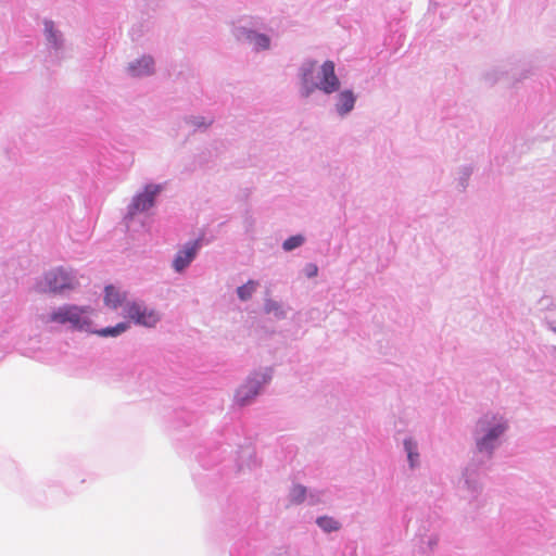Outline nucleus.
<instances>
[{
    "label": "nucleus",
    "mask_w": 556,
    "mask_h": 556,
    "mask_svg": "<svg viewBox=\"0 0 556 556\" xmlns=\"http://www.w3.org/2000/svg\"><path fill=\"white\" fill-rule=\"evenodd\" d=\"M509 429L508 419L501 413L488 412L476 422L472 431L475 452L463 472L464 486L469 501L477 500L482 491L480 471L488 467L495 451L503 444Z\"/></svg>",
    "instance_id": "nucleus-1"
},
{
    "label": "nucleus",
    "mask_w": 556,
    "mask_h": 556,
    "mask_svg": "<svg viewBox=\"0 0 556 556\" xmlns=\"http://www.w3.org/2000/svg\"><path fill=\"white\" fill-rule=\"evenodd\" d=\"M299 94L308 99L314 92L321 91L330 96L338 92L332 99V111L340 118L348 117L355 109L357 94L350 88L340 90L341 80L336 73L333 61L327 60L317 68V61L304 60L299 70Z\"/></svg>",
    "instance_id": "nucleus-2"
},
{
    "label": "nucleus",
    "mask_w": 556,
    "mask_h": 556,
    "mask_svg": "<svg viewBox=\"0 0 556 556\" xmlns=\"http://www.w3.org/2000/svg\"><path fill=\"white\" fill-rule=\"evenodd\" d=\"M163 190L162 184L150 182L131 197L123 216V224L128 232L147 229L151 211L155 207L157 198Z\"/></svg>",
    "instance_id": "nucleus-3"
},
{
    "label": "nucleus",
    "mask_w": 556,
    "mask_h": 556,
    "mask_svg": "<svg viewBox=\"0 0 556 556\" xmlns=\"http://www.w3.org/2000/svg\"><path fill=\"white\" fill-rule=\"evenodd\" d=\"M91 308L75 304H64L42 317L46 324L68 325L73 330L89 331L91 327Z\"/></svg>",
    "instance_id": "nucleus-4"
},
{
    "label": "nucleus",
    "mask_w": 556,
    "mask_h": 556,
    "mask_svg": "<svg viewBox=\"0 0 556 556\" xmlns=\"http://www.w3.org/2000/svg\"><path fill=\"white\" fill-rule=\"evenodd\" d=\"M261 28L258 18H242L233 26L232 34L238 40L249 42L254 51L261 52L270 48V37L260 33Z\"/></svg>",
    "instance_id": "nucleus-5"
},
{
    "label": "nucleus",
    "mask_w": 556,
    "mask_h": 556,
    "mask_svg": "<svg viewBox=\"0 0 556 556\" xmlns=\"http://www.w3.org/2000/svg\"><path fill=\"white\" fill-rule=\"evenodd\" d=\"M273 377V370L269 367L261 368L252 372L243 384L236 392L235 401L239 406L250 405L261 393Z\"/></svg>",
    "instance_id": "nucleus-6"
},
{
    "label": "nucleus",
    "mask_w": 556,
    "mask_h": 556,
    "mask_svg": "<svg viewBox=\"0 0 556 556\" xmlns=\"http://www.w3.org/2000/svg\"><path fill=\"white\" fill-rule=\"evenodd\" d=\"M76 282V276L72 269L58 267L45 274V286L41 287V290L53 293H61L64 292L65 290L74 289Z\"/></svg>",
    "instance_id": "nucleus-7"
},
{
    "label": "nucleus",
    "mask_w": 556,
    "mask_h": 556,
    "mask_svg": "<svg viewBox=\"0 0 556 556\" xmlns=\"http://www.w3.org/2000/svg\"><path fill=\"white\" fill-rule=\"evenodd\" d=\"M124 313L136 325L144 327H154L161 320V314L154 308H149L143 302H127Z\"/></svg>",
    "instance_id": "nucleus-8"
},
{
    "label": "nucleus",
    "mask_w": 556,
    "mask_h": 556,
    "mask_svg": "<svg viewBox=\"0 0 556 556\" xmlns=\"http://www.w3.org/2000/svg\"><path fill=\"white\" fill-rule=\"evenodd\" d=\"M201 245V239L188 241L185 243L174 256L172 263L173 269L178 274L184 273L195 260Z\"/></svg>",
    "instance_id": "nucleus-9"
},
{
    "label": "nucleus",
    "mask_w": 556,
    "mask_h": 556,
    "mask_svg": "<svg viewBox=\"0 0 556 556\" xmlns=\"http://www.w3.org/2000/svg\"><path fill=\"white\" fill-rule=\"evenodd\" d=\"M403 451L406 455L409 470L419 469L421 466V455L418 440L412 435L405 437L403 439Z\"/></svg>",
    "instance_id": "nucleus-10"
},
{
    "label": "nucleus",
    "mask_w": 556,
    "mask_h": 556,
    "mask_svg": "<svg viewBox=\"0 0 556 556\" xmlns=\"http://www.w3.org/2000/svg\"><path fill=\"white\" fill-rule=\"evenodd\" d=\"M43 26L45 37L50 49H53L58 53L63 47L62 33L55 28L53 21L45 20Z\"/></svg>",
    "instance_id": "nucleus-11"
},
{
    "label": "nucleus",
    "mask_w": 556,
    "mask_h": 556,
    "mask_svg": "<svg viewBox=\"0 0 556 556\" xmlns=\"http://www.w3.org/2000/svg\"><path fill=\"white\" fill-rule=\"evenodd\" d=\"M154 68V61L151 56L143 55L142 58L130 62L128 65V72L131 76L140 77L150 75Z\"/></svg>",
    "instance_id": "nucleus-12"
},
{
    "label": "nucleus",
    "mask_w": 556,
    "mask_h": 556,
    "mask_svg": "<svg viewBox=\"0 0 556 556\" xmlns=\"http://www.w3.org/2000/svg\"><path fill=\"white\" fill-rule=\"evenodd\" d=\"M126 294L114 286H106L104 289V303L111 308H117L125 301Z\"/></svg>",
    "instance_id": "nucleus-13"
},
{
    "label": "nucleus",
    "mask_w": 556,
    "mask_h": 556,
    "mask_svg": "<svg viewBox=\"0 0 556 556\" xmlns=\"http://www.w3.org/2000/svg\"><path fill=\"white\" fill-rule=\"evenodd\" d=\"M439 538L437 534H424L418 538V546L414 551L415 556L427 555L437 546Z\"/></svg>",
    "instance_id": "nucleus-14"
},
{
    "label": "nucleus",
    "mask_w": 556,
    "mask_h": 556,
    "mask_svg": "<svg viewBox=\"0 0 556 556\" xmlns=\"http://www.w3.org/2000/svg\"><path fill=\"white\" fill-rule=\"evenodd\" d=\"M316 525L325 532H337L341 529V522L330 516H319L316 519Z\"/></svg>",
    "instance_id": "nucleus-15"
},
{
    "label": "nucleus",
    "mask_w": 556,
    "mask_h": 556,
    "mask_svg": "<svg viewBox=\"0 0 556 556\" xmlns=\"http://www.w3.org/2000/svg\"><path fill=\"white\" fill-rule=\"evenodd\" d=\"M258 281L252 279L249 280L247 283L237 288L238 298L243 302L249 301L256 291V289L258 288Z\"/></svg>",
    "instance_id": "nucleus-16"
},
{
    "label": "nucleus",
    "mask_w": 556,
    "mask_h": 556,
    "mask_svg": "<svg viewBox=\"0 0 556 556\" xmlns=\"http://www.w3.org/2000/svg\"><path fill=\"white\" fill-rule=\"evenodd\" d=\"M264 311L266 314H273L275 317L281 319L286 317L283 305L275 300L267 299L264 303Z\"/></svg>",
    "instance_id": "nucleus-17"
},
{
    "label": "nucleus",
    "mask_w": 556,
    "mask_h": 556,
    "mask_svg": "<svg viewBox=\"0 0 556 556\" xmlns=\"http://www.w3.org/2000/svg\"><path fill=\"white\" fill-rule=\"evenodd\" d=\"M129 327V324L126 321H122L116 324L115 326H110L102 328L97 331V333L101 337L108 338V337H118L123 332H125Z\"/></svg>",
    "instance_id": "nucleus-18"
},
{
    "label": "nucleus",
    "mask_w": 556,
    "mask_h": 556,
    "mask_svg": "<svg viewBox=\"0 0 556 556\" xmlns=\"http://www.w3.org/2000/svg\"><path fill=\"white\" fill-rule=\"evenodd\" d=\"M185 122L186 124L192 126L194 129H206L208 126L212 125L213 118L190 115L185 117Z\"/></svg>",
    "instance_id": "nucleus-19"
},
{
    "label": "nucleus",
    "mask_w": 556,
    "mask_h": 556,
    "mask_svg": "<svg viewBox=\"0 0 556 556\" xmlns=\"http://www.w3.org/2000/svg\"><path fill=\"white\" fill-rule=\"evenodd\" d=\"M307 489L301 484H294L289 492V501L292 504H301L306 501Z\"/></svg>",
    "instance_id": "nucleus-20"
},
{
    "label": "nucleus",
    "mask_w": 556,
    "mask_h": 556,
    "mask_svg": "<svg viewBox=\"0 0 556 556\" xmlns=\"http://www.w3.org/2000/svg\"><path fill=\"white\" fill-rule=\"evenodd\" d=\"M472 174V167L470 165H464L458 169V188L464 191L468 186V180Z\"/></svg>",
    "instance_id": "nucleus-21"
},
{
    "label": "nucleus",
    "mask_w": 556,
    "mask_h": 556,
    "mask_svg": "<svg viewBox=\"0 0 556 556\" xmlns=\"http://www.w3.org/2000/svg\"><path fill=\"white\" fill-rule=\"evenodd\" d=\"M304 241H305V238L302 235L291 236L283 241L282 249L286 252H290L294 249L300 248L304 243Z\"/></svg>",
    "instance_id": "nucleus-22"
},
{
    "label": "nucleus",
    "mask_w": 556,
    "mask_h": 556,
    "mask_svg": "<svg viewBox=\"0 0 556 556\" xmlns=\"http://www.w3.org/2000/svg\"><path fill=\"white\" fill-rule=\"evenodd\" d=\"M324 492L317 489L307 490L306 501L308 505H317L323 501Z\"/></svg>",
    "instance_id": "nucleus-23"
},
{
    "label": "nucleus",
    "mask_w": 556,
    "mask_h": 556,
    "mask_svg": "<svg viewBox=\"0 0 556 556\" xmlns=\"http://www.w3.org/2000/svg\"><path fill=\"white\" fill-rule=\"evenodd\" d=\"M304 274L307 278H314L318 274V267L314 263H308L304 267Z\"/></svg>",
    "instance_id": "nucleus-24"
},
{
    "label": "nucleus",
    "mask_w": 556,
    "mask_h": 556,
    "mask_svg": "<svg viewBox=\"0 0 556 556\" xmlns=\"http://www.w3.org/2000/svg\"><path fill=\"white\" fill-rule=\"evenodd\" d=\"M543 326L556 333V320L546 317L543 319Z\"/></svg>",
    "instance_id": "nucleus-25"
}]
</instances>
